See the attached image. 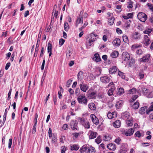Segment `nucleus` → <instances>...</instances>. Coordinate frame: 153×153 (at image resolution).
Instances as JSON below:
<instances>
[{
    "label": "nucleus",
    "mask_w": 153,
    "mask_h": 153,
    "mask_svg": "<svg viewBox=\"0 0 153 153\" xmlns=\"http://www.w3.org/2000/svg\"><path fill=\"white\" fill-rule=\"evenodd\" d=\"M96 36L94 33H91L90 37L88 38L86 40V45L87 47L91 46L93 44V42L96 40Z\"/></svg>",
    "instance_id": "obj_1"
},
{
    "label": "nucleus",
    "mask_w": 153,
    "mask_h": 153,
    "mask_svg": "<svg viewBox=\"0 0 153 153\" xmlns=\"http://www.w3.org/2000/svg\"><path fill=\"white\" fill-rule=\"evenodd\" d=\"M77 100L78 102L85 105H87L88 100L85 96L84 95H80L77 97Z\"/></svg>",
    "instance_id": "obj_2"
},
{
    "label": "nucleus",
    "mask_w": 153,
    "mask_h": 153,
    "mask_svg": "<svg viewBox=\"0 0 153 153\" xmlns=\"http://www.w3.org/2000/svg\"><path fill=\"white\" fill-rule=\"evenodd\" d=\"M111 87V88L110 89L108 92V94L109 96H111L113 95V93L115 89V88L113 82H110L108 85L106 86V88H108Z\"/></svg>",
    "instance_id": "obj_3"
},
{
    "label": "nucleus",
    "mask_w": 153,
    "mask_h": 153,
    "mask_svg": "<svg viewBox=\"0 0 153 153\" xmlns=\"http://www.w3.org/2000/svg\"><path fill=\"white\" fill-rule=\"evenodd\" d=\"M137 18L141 22H144L147 19V15L143 12H140L137 15Z\"/></svg>",
    "instance_id": "obj_4"
},
{
    "label": "nucleus",
    "mask_w": 153,
    "mask_h": 153,
    "mask_svg": "<svg viewBox=\"0 0 153 153\" xmlns=\"http://www.w3.org/2000/svg\"><path fill=\"white\" fill-rule=\"evenodd\" d=\"M80 123L85 128L88 129L90 128V125L88 120H85L83 118H80Z\"/></svg>",
    "instance_id": "obj_5"
},
{
    "label": "nucleus",
    "mask_w": 153,
    "mask_h": 153,
    "mask_svg": "<svg viewBox=\"0 0 153 153\" xmlns=\"http://www.w3.org/2000/svg\"><path fill=\"white\" fill-rule=\"evenodd\" d=\"M100 80L102 83L104 84H107L110 82L111 79L109 77L106 76H103L100 77Z\"/></svg>",
    "instance_id": "obj_6"
},
{
    "label": "nucleus",
    "mask_w": 153,
    "mask_h": 153,
    "mask_svg": "<svg viewBox=\"0 0 153 153\" xmlns=\"http://www.w3.org/2000/svg\"><path fill=\"white\" fill-rule=\"evenodd\" d=\"M79 86L81 90L85 92H86L88 89V86L85 84L84 82H82V83L80 84Z\"/></svg>",
    "instance_id": "obj_7"
},
{
    "label": "nucleus",
    "mask_w": 153,
    "mask_h": 153,
    "mask_svg": "<svg viewBox=\"0 0 153 153\" xmlns=\"http://www.w3.org/2000/svg\"><path fill=\"white\" fill-rule=\"evenodd\" d=\"M150 43V40L148 36L146 35H145L143 41V43L144 45L146 46H148Z\"/></svg>",
    "instance_id": "obj_8"
},
{
    "label": "nucleus",
    "mask_w": 153,
    "mask_h": 153,
    "mask_svg": "<svg viewBox=\"0 0 153 153\" xmlns=\"http://www.w3.org/2000/svg\"><path fill=\"white\" fill-rule=\"evenodd\" d=\"M90 117L93 123L97 125L98 124L99 121V120L96 116L94 114H91L90 115Z\"/></svg>",
    "instance_id": "obj_9"
},
{
    "label": "nucleus",
    "mask_w": 153,
    "mask_h": 153,
    "mask_svg": "<svg viewBox=\"0 0 153 153\" xmlns=\"http://www.w3.org/2000/svg\"><path fill=\"white\" fill-rule=\"evenodd\" d=\"M77 122L76 121H72L71 123V128L73 130H77L78 128L77 126Z\"/></svg>",
    "instance_id": "obj_10"
},
{
    "label": "nucleus",
    "mask_w": 153,
    "mask_h": 153,
    "mask_svg": "<svg viewBox=\"0 0 153 153\" xmlns=\"http://www.w3.org/2000/svg\"><path fill=\"white\" fill-rule=\"evenodd\" d=\"M117 114L115 112L111 113L110 112H108L107 114V117L109 119H111L113 118H115L117 117Z\"/></svg>",
    "instance_id": "obj_11"
},
{
    "label": "nucleus",
    "mask_w": 153,
    "mask_h": 153,
    "mask_svg": "<svg viewBox=\"0 0 153 153\" xmlns=\"http://www.w3.org/2000/svg\"><path fill=\"white\" fill-rule=\"evenodd\" d=\"M150 57V55L149 54H147L141 58L140 60V61L143 62H146L148 61Z\"/></svg>",
    "instance_id": "obj_12"
},
{
    "label": "nucleus",
    "mask_w": 153,
    "mask_h": 153,
    "mask_svg": "<svg viewBox=\"0 0 153 153\" xmlns=\"http://www.w3.org/2000/svg\"><path fill=\"white\" fill-rule=\"evenodd\" d=\"M89 133L90 134L89 136V138L90 139H94L96 137L97 134L96 132L93 131H90Z\"/></svg>",
    "instance_id": "obj_13"
},
{
    "label": "nucleus",
    "mask_w": 153,
    "mask_h": 153,
    "mask_svg": "<svg viewBox=\"0 0 153 153\" xmlns=\"http://www.w3.org/2000/svg\"><path fill=\"white\" fill-rule=\"evenodd\" d=\"M113 125L115 128H118L121 126V123L120 121L119 120H116L113 123Z\"/></svg>",
    "instance_id": "obj_14"
},
{
    "label": "nucleus",
    "mask_w": 153,
    "mask_h": 153,
    "mask_svg": "<svg viewBox=\"0 0 153 153\" xmlns=\"http://www.w3.org/2000/svg\"><path fill=\"white\" fill-rule=\"evenodd\" d=\"M93 59L94 61L96 62L100 61L101 60L99 55L98 53H96L94 54Z\"/></svg>",
    "instance_id": "obj_15"
},
{
    "label": "nucleus",
    "mask_w": 153,
    "mask_h": 153,
    "mask_svg": "<svg viewBox=\"0 0 153 153\" xmlns=\"http://www.w3.org/2000/svg\"><path fill=\"white\" fill-rule=\"evenodd\" d=\"M133 118L131 117L130 118L126 121V123L128 126L129 127L132 126L133 124Z\"/></svg>",
    "instance_id": "obj_16"
},
{
    "label": "nucleus",
    "mask_w": 153,
    "mask_h": 153,
    "mask_svg": "<svg viewBox=\"0 0 153 153\" xmlns=\"http://www.w3.org/2000/svg\"><path fill=\"white\" fill-rule=\"evenodd\" d=\"M134 131V130L132 128H130L128 129L127 132L125 133V135L126 136H130L131 135Z\"/></svg>",
    "instance_id": "obj_17"
},
{
    "label": "nucleus",
    "mask_w": 153,
    "mask_h": 153,
    "mask_svg": "<svg viewBox=\"0 0 153 153\" xmlns=\"http://www.w3.org/2000/svg\"><path fill=\"white\" fill-rule=\"evenodd\" d=\"M107 147L109 149L113 150H115L116 148L115 144L113 143L108 144Z\"/></svg>",
    "instance_id": "obj_18"
},
{
    "label": "nucleus",
    "mask_w": 153,
    "mask_h": 153,
    "mask_svg": "<svg viewBox=\"0 0 153 153\" xmlns=\"http://www.w3.org/2000/svg\"><path fill=\"white\" fill-rule=\"evenodd\" d=\"M120 40L119 39L116 38L113 42V44L116 46H119L120 45Z\"/></svg>",
    "instance_id": "obj_19"
},
{
    "label": "nucleus",
    "mask_w": 153,
    "mask_h": 153,
    "mask_svg": "<svg viewBox=\"0 0 153 153\" xmlns=\"http://www.w3.org/2000/svg\"><path fill=\"white\" fill-rule=\"evenodd\" d=\"M123 59L125 61H127L130 58L129 54L128 53H125L123 54Z\"/></svg>",
    "instance_id": "obj_20"
},
{
    "label": "nucleus",
    "mask_w": 153,
    "mask_h": 153,
    "mask_svg": "<svg viewBox=\"0 0 153 153\" xmlns=\"http://www.w3.org/2000/svg\"><path fill=\"white\" fill-rule=\"evenodd\" d=\"M88 148L85 146L82 147L79 149L80 152L81 153H84L88 151Z\"/></svg>",
    "instance_id": "obj_21"
},
{
    "label": "nucleus",
    "mask_w": 153,
    "mask_h": 153,
    "mask_svg": "<svg viewBox=\"0 0 153 153\" xmlns=\"http://www.w3.org/2000/svg\"><path fill=\"white\" fill-rule=\"evenodd\" d=\"M83 22V19L80 17H78L76 21V27H78L79 24H82Z\"/></svg>",
    "instance_id": "obj_22"
},
{
    "label": "nucleus",
    "mask_w": 153,
    "mask_h": 153,
    "mask_svg": "<svg viewBox=\"0 0 153 153\" xmlns=\"http://www.w3.org/2000/svg\"><path fill=\"white\" fill-rule=\"evenodd\" d=\"M139 33L137 32H134L132 35L133 38L135 39H137L140 37Z\"/></svg>",
    "instance_id": "obj_23"
},
{
    "label": "nucleus",
    "mask_w": 153,
    "mask_h": 153,
    "mask_svg": "<svg viewBox=\"0 0 153 153\" xmlns=\"http://www.w3.org/2000/svg\"><path fill=\"white\" fill-rule=\"evenodd\" d=\"M89 108L91 110H94L96 109L95 104L92 102L90 103L88 105Z\"/></svg>",
    "instance_id": "obj_24"
},
{
    "label": "nucleus",
    "mask_w": 153,
    "mask_h": 153,
    "mask_svg": "<svg viewBox=\"0 0 153 153\" xmlns=\"http://www.w3.org/2000/svg\"><path fill=\"white\" fill-rule=\"evenodd\" d=\"M118 52L114 51L112 52L111 54V56L113 58H116L117 57L118 55Z\"/></svg>",
    "instance_id": "obj_25"
},
{
    "label": "nucleus",
    "mask_w": 153,
    "mask_h": 153,
    "mask_svg": "<svg viewBox=\"0 0 153 153\" xmlns=\"http://www.w3.org/2000/svg\"><path fill=\"white\" fill-rule=\"evenodd\" d=\"M122 116L124 119L126 120L129 119L131 117H130L128 113L127 112H124Z\"/></svg>",
    "instance_id": "obj_26"
},
{
    "label": "nucleus",
    "mask_w": 153,
    "mask_h": 153,
    "mask_svg": "<svg viewBox=\"0 0 153 153\" xmlns=\"http://www.w3.org/2000/svg\"><path fill=\"white\" fill-rule=\"evenodd\" d=\"M79 16L82 19L83 18H86L88 16V14L85 12L84 13L83 12L81 11L80 13Z\"/></svg>",
    "instance_id": "obj_27"
},
{
    "label": "nucleus",
    "mask_w": 153,
    "mask_h": 153,
    "mask_svg": "<svg viewBox=\"0 0 153 153\" xmlns=\"http://www.w3.org/2000/svg\"><path fill=\"white\" fill-rule=\"evenodd\" d=\"M117 71V68L116 66H113L110 68L109 72L110 74H113L116 72Z\"/></svg>",
    "instance_id": "obj_28"
},
{
    "label": "nucleus",
    "mask_w": 153,
    "mask_h": 153,
    "mask_svg": "<svg viewBox=\"0 0 153 153\" xmlns=\"http://www.w3.org/2000/svg\"><path fill=\"white\" fill-rule=\"evenodd\" d=\"M88 153H95L96 151L94 147L90 146L88 148Z\"/></svg>",
    "instance_id": "obj_29"
},
{
    "label": "nucleus",
    "mask_w": 153,
    "mask_h": 153,
    "mask_svg": "<svg viewBox=\"0 0 153 153\" xmlns=\"http://www.w3.org/2000/svg\"><path fill=\"white\" fill-rule=\"evenodd\" d=\"M108 24L110 25H112L114 22V18L113 17H109L108 18Z\"/></svg>",
    "instance_id": "obj_30"
},
{
    "label": "nucleus",
    "mask_w": 153,
    "mask_h": 153,
    "mask_svg": "<svg viewBox=\"0 0 153 153\" xmlns=\"http://www.w3.org/2000/svg\"><path fill=\"white\" fill-rule=\"evenodd\" d=\"M96 95V93L95 92H91L89 94L88 97L90 99H95Z\"/></svg>",
    "instance_id": "obj_31"
},
{
    "label": "nucleus",
    "mask_w": 153,
    "mask_h": 153,
    "mask_svg": "<svg viewBox=\"0 0 153 153\" xmlns=\"http://www.w3.org/2000/svg\"><path fill=\"white\" fill-rule=\"evenodd\" d=\"M123 104V101L121 100H120L118 101L116 104V106L117 108H119L120 107H121Z\"/></svg>",
    "instance_id": "obj_32"
},
{
    "label": "nucleus",
    "mask_w": 153,
    "mask_h": 153,
    "mask_svg": "<svg viewBox=\"0 0 153 153\" xmlns=\"http://www.w3.org/2000/svg\"><path fill=\"white\" fill-rule=\"evenodd\" d=\"M139 106V103L138 102H135L131 106L132 108L137 109Z\"/></svg>",
    "instance_id": "obj_33"
},
{
    "label": "nucleus",
    "mask_w": 153,
    "mask_h": 153,
    "mask_svg": "<svg viewBox=\"0 0 153 153\" xmlns=\"http://www.w3.org/2000/svg\"><path fill=\"white\" fill-rule=\"evenodd\" d=\"M79 148V146L76 145H74L71 146V149L72 150H77Z\"/></svg>",
    "instance_id": "obj_34"
},
{
    "label": "nucleus",
    "mask_w": 153,
    "mask_h": 153,
    "mask_svg": "<svg viewBox=\"0 0 153 153\" xmlns=\"http://www.w3.org/2000/svg\"><path fill=\"white\" fill-rule=\"evenodd\" d=\"M136 91V89L135 88H133L128 90V94H133L135 93Z\"/></svg>",
    "instance_id": "obj_35"
},
{
    "label": "nucleus",
    "mask_w": 153,
    "mask_h": 153,
    "mask_svg": "<svg viewBox=\"0 0 153 153\" xmlns=\"http://www.w3.org/2000/svg\"><path fill=\"white\" fill-rule=\"evenodd\" d=\"M69 28V27L68 22H65L64 24V29L66 31H67L68 30Z\"/></svg>",
    "instance_id": "obj_36"
},
{
    "label": "nucleus",
    "mask_w": 153,
    "mask_h": 153,
    "mask_svg": "<svg viewBox=\"0 0 153 153\" xmlns=\"http://www.w3.org/2000/svg\"><path fill=\"white\" fill-rule=\"evenodd\" d=\"M146 107H141L139 111V113L141 114H143L145 113Z\"/></svg>",
    "instance_id": "obj_37"
},
{
    "label": "nucleus",
    "mask_w": 153,
    "mask_h": 153,
    "mask_svg": "<svg viewBox=\"0 0 153 153\" xmlns=\"http://www.w3.org/2000/svg\"><path fill=\"white\" fill-rule=\"evenodd\" d=\"M152 31V28H147L145 31H143V33L145 34H148L149 36V33H150Z\"/></svg>",
    "instance_id": "obj_38"
},
{
    "label": "nucleus",
    "mask_w": 153,
    "mask_h": 153,
    "mask_svg": "<svg viewBox=\"0 0 153 153\" xmlns=\"http://www.w3.org/2000/svg\"><path fill=\"white\" fill-rule=\"evenodd\" d=\"M36 121L35 122V123L33 126V128L32 131V133L33 134H34L36 133Z\"/></svg>",
    "instance_id": "obj_39"
},
{
    "label": "nucleus",
    "mask_w": 153,
    "mask_h": 153,
    "mask_svg": "<svg viewBox=\"0 0 153 153\" xmlns=\"http://www.w3.org/2000/svg\"><path fill=\"white\" fill-rule=\"evenodd\" d=\"M122 37L123 41L124 42L127 43L128 42V37L126 35L124 34Z\"/></svg>",
    "instance_id": "obj_40"
},
{
    "label": "nucleus",
    "mask_w": 153,
    "mask_h": 153,
    "mask_svg": "<svg viewBox=\"0 0 153 153\" xmlns=\"http://www.w3.org/2000/svg\"><path fill=\"white\" fill-rule=\"evenodd\" d=\"M52 49V45L49 42L48 43V52H51Z\"/></svg>",
    "instance_id": "obj_41"
},
{
    "label": "nucleus",
    "mask_w": 153,
    "mask_h": 153,
    "mask_svg": "<svg viewBox=\"0 0 153 153\" xmlns=\"http://www.w3.org/2000/svg\"><path fill=\"white\" fill-rule=\"evenodd\" d=\"M124 92V90L123 88H120L118 89V91L117 94H119L121 95L123 94Z\"/></svg>",
    "instance_id": "obj_42"
},
{
    "label": "nucleus",
    "mask_w": 153,
    "mask_h": 153,
    "mask_svg": "<svg viewBox=\"0 0 153 153\" xmlns=\"http://www.w3.org/2000/svg\"><path fill=\"white\" fill-rule=\"evenodd\" d=\"M54 13L53 15V16H52V18H51V21H52V19H53L54 17H55L56 18L57 17V16L58 15V12L57 11H56V10H54Z\"/></svg>",
    "instance_id": "obj_43"
},
{
    "label": "nucleus",
    "mask_w": 153,
    "mask_h": 153,
    "mask_svg": "<svg viewBox=\"0 0 153 153\" xmlns=\"http://www.w3.org/2000/svg\"><path fill=\"white\" fill-rule=\"evenodd\" d=\"M101 141V139L100 136H98L97 138L95 139V142L98 144L100 143Z\"/></svg>",
    "instance_id": "obj_44"
},
{
    "label": "nucleus",
    "mask_w": 153,
    "mask_h": 153,
    "mask_svg": "<svg viewBox=\"0 0 153 153\" xmlns=\"http://www.w3.org/2000/svg\"><path fill=\"white\" fill-rule=\"evenodd\" d=\"M81 133H74L72 134V135H73V137H74L75 138H77L81 134Z\"/></svg>",
    "instance_id": "obj_45"
},
{
    "label": "nucleus",
    "mask_w": 153,
    "mask_h": 153,
    "mask_svg": "<svg viewBox=\"0 0 153 153\" xmlns=\"http://www.w3.org/2000/svg\"><path fill=\"white\" fill-rule=\"evenodd\" d=\"M118 74L119 76H120L122 78L124 79H125V76L123 73L119 71L118 72Z\"/></svg>",
    "instance_id": "obj_46"
},
{
    "label": "nucleus",
    "mask_w": 153,
    "mask_h": 153,
    "mask_svg": "<svg viewBox=\"0 0 153 153\" xmlns=\"http://www.w3.org/2000/svg\"><path fill=\"white\" fill-rule=\"evenodd\" d=\"M135 135L136 136L139 137H141L142 136H143V134L140 133L139 131H137L135 133Z\"/></svg>",
    "instance_id": "obj_47"
},
{
    "label": "nucleus",
    "mask_w": 153,
    "mask_h": 153,
    "mask_svg": "<svg viewBox=\"0 0 153 153\" xmlns=\"http://www.w3.org/2000/svg\"><path fill=\"white\" fill-rule=\"evenodd\" d=\"M38 47H39V46H37V45H36V48H35V52L34 54V56L35 57H36L37 56L38 51L39 50Z\"/></svg>",
    "instance_id": "obj_48"
},
{
    "label": "nucleus",
    "mask_w": 153,
    "mask_h": 153,
    "mask_svg": "<svg viewBox=\"0 0 153 153\" xmlns=\"http://www.w3.org/2000/svg\"><path fill=\"white\" fill-rule=\"evenodd\" d=\"M111 136L106 135L105 136L104 140L105 141L109 140L111 139Z\"/></svg>",
    "instance_id": "obj_49"
},
{
    "label": "nucleus",
    "mask_w": 153,
    "mask_h": 153,
    "mask_svg": "<svg viewBox=\"0 0 153 153\" xmlns=\"http://www.w3.org/2000/svg\"><path fill=\"white\" fill-rule=\"evenodd\" d=\"M72 81V80H71V79H69L67 81L66 85V86L68 88L70 87Z\"/></svg>",
    "instance_id": "obj_50"
},
{
    "label": "nucleus",
    "mask_w": 153,
    "mask_h": 153,
    "mask_svg": "<svg viewBox=\"0 0 153 153\" xmlns=\"http://www.w3.org/2000/svg\"><path fill=\"white\" fill-rule=\"evenodd\" d=\"M121 141V139L120 138L118 137L116 138V139H115L114 142L117 144H120V142Z\"/></svg>",
    "instance_id": "obj_51"
},
{
    "label": "nucleus",
    "mask_w": 153,
    "mask_h": 153,
    "mask_svg": "<svg viewBox=\"0 0 153 153\" xmlns=\"http://www.w3.org/2000/svg\"><path fill=\"white\" fill-rule=\"evenodd\" d=\"M140 47V46L137 45V44H135L132 45L131 49L132 50H134L135 49L138 48Z\"/></svg>",
    "instance_id": "obj_52"
},
{
    "label": "nucleus",
    "mask_w": 153,
    "mask_h": 153,
    "mask_svg": "<svg viewBox=\"0 0 153 153\" xmlns=\"http://www.w3.org/2000/svg\"><path fill=\"white\" fill-rule=\"evenodd\" d=\"M148 6L149 7V8L153 12V5L151 4L148 3L147 4Z\"/></svg>",
    "instance_id": "obj_53"
},
{
    "label": "nucleus",
    "mask_w": 153,
    "mask_h": 153,
    "mask_svg": "<svg viewBox=\"0 0 153 153\" xmlns=\"http://www.w3.org/2000/svg\"><path fill=\"white\" fill-rule=\"evenodd\" d=\"M128 3V4L127 6V7L128 8H132L133 7V5H132L133 2L131 1H130V2H129Z\"/></svg>",
    "instance_id": "obj_54"
},
{
    "label": "nucleus",
    "mask_w": 153,
    "mask_h": 153,
    "mask_svg": "<svg viewBox=\"0 0 153 153\" xmlns=\"http://www.w3.org/2000/svg\"><path fill=\"white\" fill-rule=\"evenodd\" d=\"M65 40L64 39H60L59 40V45L61 46L63 44Z\"/></svg>",
    "instance_id": "obj_55"
},
{
    "label": "nucleus",
    "mask_w": 153,
    "mask_h": 153,
    "mask_svg": "<svg viewBox=\"0 0 153 153\" xmlns=\"http://www.w3.org/2000/svg\"><path fill=\"white\" fill-rule=\"evenodd\" d=\"M144 74L140 72L139 73V76L140 79H142L144 77Z\"/></svg>",
    "instance_id": "obj_56"
},
{
    "label": "nucleus",
    "mask_w": 153,
    "mask_h": 153,
    "mask_svg": "<svg viewBox=\"0 0 153 153\" xmlns=\"http://www.w3.org/2000/svg\"><path fill=\"white\" fill-rule=\"evenodd\" d=\"M136 52L137 54L139 55H141L142 53V51L141 49L137 50Z\"/></svg>",
    "instance_id": "obj_57"
},
{
    "label": "nucleus",
    "mask_w": 153,
    "mask_h": 153,
    "mask_svg": "<svg viewBox=\"0 0 153 153\" xmlns=\"http://www.w3.org/2000/svg\"><path fill=\"white\" fill-rule=\"evenodd\" d=\"M12 142V139H10L9 140V142L8 143V148H10L11 147Z\"/></svg>",
    "instance_id": "obj_58"
},
{
    "label": "nucleus",
    "mask_w": 153,
    "mask_h": 153,
    "mask_svg": "<svg viewBox=\"0 0 153 153\" xmlns=\"http://www.w3.org/2000/svg\"><path fill=\"white\" fill-rule=\"evenodd\" d=\"M48 134H49V137H52V130L51 128H49L48 130Z\"/></svg>",
    "instance_id": "obj_59"
},
{
    "label": "nucleus",
    "mask_w": 153,
    "mask_h": 153,
    "mask_svg": "<svg viewBox=\"0 0 153 153\" xmlns=\"http://www.w3.org/2000/svg\"><path fill=\"white\" fill-rule=\"evenodd\" d=\"M10 65V62H8L7 63L5 67V69L6 70H7L9 68Z\"/></svg>",
    "instance_id": "obj_60"
},
{
    "label": "nucleus",
    "mask_w": 153,
    "mask_h": 153,
    "mask_svg": "<svg viewBox=\"0 0 153 153\" xmlns=\"http://www.w3.org/2000/svg\"><path fill=\"white\" fill-rule=\"evenodd\" d=\"M128 19L132 18L133 16V14L132 13H128L127 14Z\"/></svg>",
    "instance_id": "obj_61"
},
{
    "label": "nucleus",
    "mask_w": 153,
    "mask_h": 153,
    "mask_svg": "<svg viewBox=\"0 0 153 153\" xmlns=\"http://www.w3.org/2000/svg\"><path fill=\"white\" fill-rule=\"evenodd\" d=\"M118 34H121L122 33V31L119 28H117L116 30Z\"/></svg>",
    "instance_id": "obj_62"
},
{
    "label": "nucleus",
    "mask_w": 153,
    "mask_h": 153,
    "mask_svg": "<svg viewBox=\"0 0 153 153\" xmlns=\"http://www.w3.org/2000/svg\"><path fill=\"white\" fill-rule=\"evenodd\" d=\"M107 39H108L107 36L105 35H104L103 36V37H102L103 40L105 42L107 40Z\"/></svg>",
    "instance_id": "obj_63"
},
{
    "label": "nucleus",
    "mask_w": 153,
    "mask_h": 153,
    "mask_svg": "<svg viewBox=\"0 0 153 153\" xmlns=\"http://www.w3.org/2000/svg\"><path fill=\"white\" fill-rule=\"evenodd\" d=\"M79 88H77L76 89V91H75V94L77 96H78L79 94Z\"/></svg>",
    "instance_id": "obj_64"
}]
</instances>
